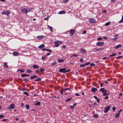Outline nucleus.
<instances>
[{
	"label": "nucleus",
	"instance_id": "61",
	"mask_svg": "<svg viewBox=\"0 0 123 123\" xmlns=\"http://www.w3.org/2000/svg\"><path fill=\"white\" fill-rule=\"evenodd\" d=\"M102 12L103 13H106V12L105 10H104L103 11H102Z\"/></svg>",
	"mask_w": 123,
	"mask_h": 123
},
{
	"label": "nucleus",
	"instance_id": "64",
	"mask_svg": "<svg viewBox=\"0 0 123 123\" xmlns=\"http://www.w3.org/2000/svg\"><path fill=\"white\" fill-rule=\"evenodd\" d=\"M93 97L95 99H96L98 98L97 96H94Z\"/></svg>",
	"mask_w": 123,
	"mask_h": 123
},
{
	"label": "nucleus",
	"instance_id": "60",
	"mask_svg": "<svg viewBox=\"0 0 123 123\" xmlns=\"http://www.w3.org/2000/svg\"><path fill=\"white\" fill-rule=\"evenodd\" d=\"M80 60L81 62H83V59L82 58L80 59Z\"/></svg>",
	"mask_w": 123,
	"mask_h": 123
},
{
	"label": "nucleus",
	"instance_id": "43",
	"mask_svg": "<svg viewBox=\"0 0 123 123\" xmlns=\"http://www.w3.org/2000/svg\"><path fill=\"white\" fill-rule=\"evenodd\" d=\"M46 51H49L50 52H52V51L51 50L49 49H46Z\"/></svg>",
	"mask_w": 123,
	"mask_h": 123
},
{
	"label": "nucleus",
	"instance_id": "53",
	"mask_svg": "<svg viewBox=\"0 0 123 123\" xmlns=\"http://www.w3.org/2000/svg\"><path fill=\"white\" fill-rule=\"evenodd\" d=\"M39 72V70H37L35 71V72L36 73H38Z\"/></svg>",
	"mask_w": 123,
	"mask_h": 123
},
{
	"label": "nucleus",
	"instance_id": "8",
	"mask_svg": "<svg viewBox=\"0 0 123 123\" xmlns=\"http://www.w3.org/2000/svg\"><path fill=\"white\" fill-rule=\"evenodd\" d=\"M80 53L82 54L85 53L86 52V50L83 48H81L80 49Z\"/></svg>",
	"mask_w": 123,
	"mask_h": 123
},
{
	"label": "nucleus",
	"instance_id": "28",
	"mask_svg": "<svg viewBox=\"0 0 123 123\" xmlns=\"http://www.w3.org/2000/svg\"><path fill=\"white\" fill-rule=\"evenodd\" d=\"M119 115L120 113H118L116 114V115H115V117L116 118H117V117H119Z\"/></svg>",
	"mask_w": 123,
	"mask_h": 123
},
{
	"label": "nucleus",
	"instance_id": "45",
	"mask_svg": "<svg viewBox=\"0 0 123 123\" xmlns=\"http://www.w3.org/2000/svg\"><path fill=\"white\" fill-rule=\"evenodd\" d=\"M122 56H119V57H116L115 58L116 59H119L121 58H122Z\"/></svg>",
	"mask_w": 123,
	"mask_h": 123
},
{
	"label": "nucleus",
	"instance_id": "30",
	"mask_svg": "<svg viewBox=\"0 0 123 123\" xmlns=\"http://www.w3.org/2000/svg\"><path fill=\"white\" fill-rule=\"evenodd\" d=\"M103 93V96L109 95L110 94L109 93Z\"/></svg>",
	"mask_w": 123,
	"mask_h": 123
},
{
	"label": "nucleus",
	"instance_id": "25",
	"mask_svg": "<svg viewBox=\"0 0 123 123\" xmlns=\"http://www.w3.org/2000/svg\"><path fill=\"white\" fill-rule=\"evenodd\" d=\"M58 62L59 63L62 62H64V60L62 59H60L58 60Z\"/></svg>",
	"mask_w": 123,
	"mask_h": 123
},
{
	"label": "nucleus",
	"instance_id": "3",
	"mask_svg": "<svg viewBox=\"0 0 123 123\" xmlns=\"http://www.w3.org/2000/svg\"><path fill=\"white\" fill-rule=\"evenodd\" d=\"M2 14H5L8 16L10 14V13L8 11L5 10L3 11Z\"/></svg>",
	"mask_w": 123,
	"mask_h": 123
},
{
	"label": "nucleus",
	"instance_id": "42",
	"mask_svg": "<svg viewBox=\"0 0 123 123\" xmlns=\"http://www.w3.org/2000/svg\"><path fill=\"white\" fill-rule=\"evenodd\" d=\"M56 63V62H55L52 63L51 64V65L52 66H53L54 65H55Z\"/></svg>",
	"mask_w": 123,
	"mask_h": 123
},
{
	"label": "nucleus",
	"instance_id": "46",
	"mask_svg": "<svg viewBox=\"0 0 123 123\" xmlns=\"http://www.w3.org/2000/svg\"><path fill=\"white\" fill-rule=\"evenodd\" d=\"M117 39H118V38L117 37H115L112 40H113L115 41V40H117Z\"/></svg>",
	"mask_w": 123,
	"mask_h": 123
},
{
	"label": "nucleus",
	"instance_id": "20",
	"mask_svg": "<svg viewBox=\"0 0 123 123\" xmlns=\"http://www.w3.org/2000/svg\"><path fill=\"white\" fill-rule=\"evenodd\" d=\"M65 13V11H62L59 12L58 13V14H64Z\"/></svg>",
	"mask_w": 123,
	"mask_h": 123
},
{
	"label": "nucleus",
	"instance_id": "6",
	"mask_svg": "<svg viewBox=\"0 0 123 123\" xmlns=\"http://www.w3.org/2000/svg\"><path fill=\"white\" fill-rule=\"evenodd\" d=\"M66 69L65 68H62L59 70V72L60 73H65V71Z\"/></svg>",
	"mask_w": 123,
	"mask_h": 123
},
{
	"label": "nucleus",
	"instance_id": "58",
	"mask_svg": "<svg viewBox=\"0 0 123 123\" xmlns=\"http://www.w3.org/2000/svg\"><path fill=\"white\" fill-rule=\"evenodd\" d=\"M110 24H105V26H107L110 25Z\"/></svg>",
	"mask_w": 123,
	"mask_h": 123
},
{
	"label": "nucleus",
	"instance_id": "59",
	"mask_svg": "<svg viewBox=\"0 0 123 123\" xmlns=\"http://www.w3.org/2000/svg\"><path fill=\"white\" fill-rule=\"evenodd\" d=\"M45 58H46L45 57L42 56V60H44Z\"/></svg>",
	"mask_w": 123,
	"mask_h": 123
},
{
	"label": "nucleus",
	"instance_id": "15",
	"mask_svg": "<svg viewBox=\"0 0 123 123\" xmlns=\"http://www.w3.org/2000/svg\"><path fill=\"white\" fill-rule=\"evenodd\" d=\"M44 45L43 44H42L40 45L38 47V48L40 49H42L44 47Z\"/></svg>",
	"mask_w": 123,
	"mask_h": 123
},
{
	"label": "nucleus",
	"instance_id": "50",
	"mask_svg": "<svg viewBox=\"0 0 123 123\" xmlns=\"http://www.w3.org/2000/svg\"><path fill=\"white\" fill-rule=\"evenodd\" d=\"M102 39V38L101 37H99L97 38V40H101Z\"/></svg>",
	"mask_w": 123,
	"mask_h": 123
},
{
	"label": "nucleus",
	"instance_id": "22",
	"mask_svg": "<svg viewBox=\"0 0 123 123\" xmlns=\"http://www.w3.org/2000/svg\"><path fill=\"white\" fill-rule=\"evenodd\" d=\"M121 45L120 44H118L116 46L115 48L116 49H118L121 47Z\"/></svg>",
	"mask_w": 123,
	"mask_h": 123
},
{
	"label": "nucleus",
	"instance_id": "52",
	"mask_svg": "<svg viewBox=\"0 0 123 123\" xmlns=\"http://www.w3.org/2000/svg\"><path fill=\"white\" fill-rule=\"evenodd\" d=\"M90 63L89 62H87V63H86L85 64V66H86V65H89V64H90Z\"/></svg>",
	"mask_w": 123,
	"mask_h": 123
},
{
	"label": "nucleus",
	"instance_id": "62",
	"mask_svg": "<svg viewBox=\"0 0 123 123\" xmlns=\"http://www.w3.org/2000/svg\"><path fill=\"white\" fill-rule=\"evenodd\" d=\"M66 46L65 45H63L62 46V48L63 49H65L66 48Z\"/></svg>",
	"mask_w": 123,
	"mask_h": 123
},
{
	"label": "nucleus",
	"instance_id": "63",
	"mask_svg": "<svg viewBox=\"0 0 123 123\" xmlns=\"http://www.w3.org/2000/svg\"><path fill=\"white\" fill-rule=\"evenodd\" d=\"M75 95L77 96H78L80 95V94L78 93H76L75 94Z\"/></svg>",
	"mask_w": 123,
	"mask_h": 123
},
{
	"label": "nucleus",
	"instance_id": "40",
	"mask_svg": "<svg viewBox=\"0 0 123 123\" xmlns=\"http://www.w3.org/2000/svg\"><path fill=\"white\" fill-rule=\"evenodd\" d=\"M85 66H85V64H84L80 65V67H84Z\"/></svg>",
	"mask_w": 123,
	"mask_h": 123
},
{
	"label": "nucleus",
	"instance_id": "48",
	"mask_svg": "<svg viewBox=\"0 0 123 123\" xmlns=\"http://www.w3.org/2000/svg\"><path fill=\"white\" fill-rule=\"evenodd\" d=\"M19 70L20 71V72H22V73L23 72L25 71V70H23L22 69H20Z\"/></svg>",
	"mask_w": 123,
	"mask_h": 123
},
{
	"label": "nucleus",
	"instance_id": "41",
	"mask_svg": "<svg viewBox=\"0 0 123 123\" xmlns=\"http://www.w3.org/2000/svg\"><path fill=\"white\" fill-rule=\"evenodd\" d=\"M69 0H63V2L64 3H66L69 1Z\"/></svg>",
	"mask_w": 123,
	"mask_h": 123
},
{
	"label": "nucleus",
	"instance_id": "16",
	"mask_svg": "<svg viewBox=\"0 0 123 123\" xmlns=\"http://www.w3.org/2000/svg\"><path fill=\"white\" fill-rule=\"evenodd\" d=\"M39 67V66H38L36 65H33V68L34 69H37Z\"/></svg>",
	"mask_w": 123,
	"mask_h": 123
},
{
	"label": "nucleus",
	"instance_id": "17",
	"mask_svg": "<svg viewBox=\"0 0 123 123\" xmlns=\"http://www.w3.org/2000/svg\"><path fill=\"white\" fill-rule=\"evenodd\" d=\"M10 108L11 109H13L15 108L14 104H12L10 106Z\"/></svg>",
	"mask_w": 123,
	"mask_h": 123
},
{
	"label": "nucleus",
	"instance_id": "51",
	"mask_svg": "<svg viewBox=\"0 0 123 123\" xmlns=\"http://www.w3.org/2000/svg\"><path fill=\"white\" fill-rule=\"evenodd\" d=\"M26 88H23L22 89V91H25L26 90Z\"/></svg>",
	"mask_w": 123,
	"mask_h": 123
},
{
	"label": "nucleus",
	"instance_id": "9",
	"mask_svg": "<svg viewBox=\"0 0 123 123\" xmlns=\"http://www.w3.org/2000/svg\"><path fill=\"white\" fill-rule=\"evenodd\" d=\"M21 11L22 12L26 14L28 12V11L27 9L26 8H24Z\"/></svg>",
	"mask_w": 123,
	"mask_h": 123
},
{
	"label": "nucleus",
	"instance_id": "56",
	"mask_svg": "<svg viewBox=\"0 0 123 123\" xmlns=\"http://www.w3.org/2000/svg\"><path fill=\"white\" fill-rule=\"evenodd\" d=\"M86 33V31H83L82 33L83 34H85Z\"/></svg>",
	"mask_w": 123,
	"mask_h": 123
},
{
	"label": "nucleus",
	"instance_id": "33",
	"mask_svg": "<svg viewBox=\"0 0 123 123\" xmlns=\"http://www.w3.org/2000/svg\"><path fill=\"white\" fill-rule=\"evenodd\" d=\"M98 116L97 114H95L93 115V117L95 118H97L98 117Z\"/></svg>",
	"mask_w": 123,
	"mask_h": 123
},
{
	"label": "nucleus",
	"instance_id": "57",
	"mask_svg": "<svg viewBox=\"0 0 123 123\" xmlns=\"http://www.w3.org/2000/svg\"><path fill=\"white\" fill-rule=\"evenodd\" d=\"M4 117V116L3 115H0V118H2Z\"/></svg>",
	"mask_w": 123,
	"mask_h": 123
},
{
	"label": "nucleus",
	"instance_id": "38",
	"mask_svg": "<svg viewBox=\"0 0 123 123\" xmlns=\"http://www.w3.org/2000/svg\"><path fill=\"white\" fill-rule=\"evenodd\" d=\"M72 99V98H68L66 100V101H70L71 99Z\"/></svg>",
	"mask_w": 123,
	"mask_h": 123
},
{
	"label": "nucleus",
	"instance_id": "14",
	"mask_svg": "<svg viewBox=\"0 0 123 123\" xmlns=\"http://www.w3.org/2000/svg\"><path fill=\"white\" fill-rule=\"evenodd\" d=\"M98 89L95 87H93L92 89V92H95L97 91Z\"/></svg>",
	"mask_w": 123,
	"mask_h": 123
},
{
	"label": "nucleus",
	"instance_id": "39",
	"mask_svg": "<svg viewBox=\"0 0 123 123\" xmlns=\"http://www.w3.org/2000/svg\"><path fill=\"white\" fill-rule=\"evenodd\" d=\"M40 71L41 72H43L45 71V69L43 68H42L40 69Z\"/></svg>",
	"mask_w": 123,
	"mask_h": 123
},
{
	"label": "nucleus",
	"instance_id": "13",
	"mask_svg": "<svg viewBox=\"0 0 123 123\" xmlns=\"http://www.w3.org/2000/svg\"><path fill=\"white\" fill-rule=\"evenodd\" d=\"M13 55H14L18 56L19 55V53L17 51L14 52H13Z\"/></svg>",
	"mask_w": 123,
	"mask_h": 123
},
{
	"label": "nucleus",
	"instance_id": "24",
	"mask_svg": "<svg viewBox=\"0 0 123 123\" xmlns=\"http://www.w3.org/2000/svg\"><path fill=\"white\" fill-rule=\"evenodd\" d=\"M37 102V103L34 104L35 105H39L41 104V102Z\"/></svg>",
	"mask_w": 123,
	"mask_h": 123
},
{
	"label": "nucleus",
	"instance_id": "4",
	"mask_svg": "<svg viewBox=\"0 0 123 123\" xmlns=\"http://www.w3.org/2000/svg\"><path fill=\"white\" fill-rule=\"evenodd\" d=\"M89 21L90 23H95L96 22L95 20L93 18H89Z\"/></svg>",
	"mask_w": 123,
	"mask_h": 123
},
{
	"label": "nucleus",
	"instance_id": "1",
	"mask_svg": "<svg viewBox=\"0 0 123 123\" xmlns=\"http://www.w3.org/2000/svg\"><path fill=\"white\" fill-rule=\"evenodd\" d=\"M55 47H58L60 45V44L62 43V42H61L60 41L57 40L56 41H55Z\"/></svg>",
	"mask_w": 123,
	"mask_h": 123
},
{
	"label": "nucleus",
	"instance_id": "2",
	"mask_svg": "<svg viewBox=\"0 0 123 123\" xmlns=\"http://www.w3.org/2000/svg\"><path fill=\"white\" fill-rule=\"evenodd\" d=\"M111 107V105H109L107 106L106 107L104 111V112L105 113H106L110 109Z\"/></svg>",
	"mask_w": 123,
	"mask_h": 123
},
{
	"label": "nucleus",
	"instance_id": "23",
	"mask_svg": "<svg viewBox=\"0 0 123 123\" xmlns=\"http://www.w3.org/2000/svg\"><path fill=\"white\" fill-rule=\"evenodd\" d=\"M66 91V90H65V89H63L61 91L60 93L62 95H63V92Z\"/></svg>",
	"mask_w": 123,
	"mask_h": 123
},
{
	"label": "nucleus",
	"instance_id": "44",
	"mask_svg": "<svg viewBox=\"0 0 123 123\" xmlns=\"http://www.w3.org/2000/svg\"><path fill=\"white\" fill-rule=\"evenodd\" d=\"M95 65V64H94L93 63H92L90 64V66H94Z\"/></svg>",
	"mask_w": 123,
	"mask_h": 123
},
{
	"label": "nucleus",
	"instance_id": "12",
	"mask_svg": "<svg viewBox=\"0 0 123 123\" xmlns=\"http://www.w3.org/2000/svg\"><path fill=\"white\" fill-rule=\"evenodd\" d=\"M47 26L49 29L50 30L51 32H52L53 31V27L49 25H47Z\"/></svg>",
	"mask_w": 123,
	"mask_h": 123
},
{
	"label": "nucleus",
	"instance_id": "29",
	"mask_svg": "<svg viewBox=\"0 0 123 123\" xmlns=\"http://www.w3.org/2000/svg\"><path fill=\"white\" fill-rule=\"evenodd\" d=\"M41 79L40 78H38L36 79H35V81H41Z\"/></svg>",
	"mask_w": 123,
	"mask_h": 123
},
{
	"label": "nucleus",
	"instance_id": "18",
	"mask_svg": "<svg viewBox=\"0 0 123 123\" xmlns=\"http://www.w3.org/2000/svg\"><path fill=\"white\" fill-rule=\"evenodd\" d=\"M29 75L26 74H24L21 75V76L22 77H24L26 76H29Z\"/></svg>",
	"mask_w": 123,
	"mask_h": 123
},
{
	"label": "nucleus",
	"instance_id": "11",
	"mask_svg": "<svg viewBox=\"0 0 123 123\" xmlns=\"http://www.w3.org/2000/svg\"><path fill=\"white\" fill-rule=\"evenodd\" d=\"M70 35L72 36L75 33V31L74 30L71 29L70 31Z\"/></svg>",
	"mask_w": 123,
	"mask_h": 123
},
{
	"label": "nucleus",
	"instance_id": "35",
	"mask_svg": "<svg viewBox=\"0 0 123 123\" xmlns=\"http://www.w3.org/2000/svg\"><path fill=\"white\" fill-rule=\"evenodd\" d=\"M23 94L26 95L27 96H28L29 95L28 93L26 92H23Z\"/></svg>",
	"mask_w": 123,
	"mask_h": 123
},
{
	"label": "nucleus",
	"instance_id": "21",
	"mask_svg": "<svg viewBox=\"0 0 123 123\" xmlns=\"http://www.w3.org/2000/svg\"><path fill=\"white\" fill-rule=\"evenodd\" d=\"M77 105V103H74V105H73L72 106H70V107L72 109H74V107L75 106H76V105Z\"/></svg>",
	"mask_w": 123,
	"mask_h": 123
},
{
	"label": "nucleus",
	"instance_id": "49",
	"mask_svg": "<svg viewBox=\"0 0 123 123\" xmlns=\"http://www.w3.org/2000/svg\"><path fill=\"white\" fill-rule=\"evenodd\" d=\"M116 109V108L115 107H113L112 108V110L113 111H114Z\"/></svg>",
	"mask_w": 123,
	"mask_h": 123
},
{
	"label": "nucleus",
	"instance_id": "55",
	"mask_svg": "<svg viewBox=\"0 0 123 123\" xmlns=\"http://www.w3.org/2000/svg\"><path fill=\"white\" fill-rule=\"evenodd\" d=\"M104 84V82L103 83H101L100 84V86L101 87H102L103 86V85Z\"/></svg>",
	"mask_w": 123,
	"mask_h": 123
},
{
	"label": "nucleus",
	"instance_id": "26",
	"mask_svg": "<svg viewBox=\"0 0 123 123\" xmlns=\"http://www.w3.org/2000/svg\"><path fill=\"white\" fill-rule=\"evenodd\" d=\"M37 77H38L37 76L35 75H34L33 76H32L31 77H30V79H34L36 78H37Z\"/></svg>",
	"mask_w": 123,
	"mask_h": 123
},
{
	"label": "nucleus",
	"instance_id": "27",
	"mask_svg": "<svg viewBox=\"0 0 123 123\" xmlns=\"http://www.w3.org/2000/svg\"><path fill=\"white\" fill-rule=\"evenodd\" d=\"M27 10L29 12H31L32 11V8H28V7H27Z\"/></svg>",
	"mask_w": 123,
	"mask_h": 123
},
{
	"label": "nucleus",
	"instance_id": "47",
	"mask_svg": "<svg viewBox=\"0 0 123 123\" xmlns=\"http://www.w3.org/2000/svg\"><path fill=\"white\" fill-rule=\"evenodd\" d=\"M78 56V55H77L73 54L72 55V56H71V57H72V56H75L76 57V56Z\"/></svg>",
	"mask_w": 123,
	"mask_h": 123
},
{
	"label": "nucleus",
	"instance_id": "5",
	"mask_svg": "<svg viewBox=\"0 0 123 123\" xmlns=\"http://www.w3.org/2000/svg\"><path fill=\"white\" fill-rule=\"evenodd\" d=\"M96 44L97 46H101L104 45V42H98L96 43Z\"/></svg>",
	"mask_w": 123,
	"mask_h": 123
},
{
	"label": "nucleus",
	"instance_id": "19",
	"mask_svg": "<svg viewBox=\"0 0 123 123\" xmlns=\"http://www.w3.org/2000/svg\"><path fill=\"white\" fill-rule=\"evenodd\" d=\"M3 66L5 68H7L8 67L7 64L6 62H5L4 63Z\"/></svg>",
	"mask_w": 123,
	"mask_h": 123
},
{
	"label": "nucleus",
	"instance_id": "32",
	"mask_svg": "<svg viewBox=\"0 0 123 123\" xmlns=\"http://www.w3.org/2000/svg\"><path fill=\"white\" fill-rule=\"evenodd\" d=\"M116 54L115 53H114V54H112L110 55L109 56V57H112V56H116Z\"/></svg>",
	"mask_w": 123,
	"mask_h": 123
},
{
	"label": "nucleus",
	"instance_id": "54",
	"mask_svg": "<svg viewBox=\"0 0 123 123\" xmlns=\"http://www.w3.org/2000/svg\"><path fill=\"white\" fill-rule=\"evenodd\" d=\"M70 69H69L68 70H66L65 71V73H67V72H70Z\"/></svg>",
	"mask_w": 123,
	"mask_h": 123
},
{
	"label": "nucleus",
	"instance_id": "7",
	"mask_svg": "<svg viewBox=\"0 0 123 123\" xmlns=\"http://www.w3.org/2000/svg\"><path fill=\"white\" fill-rule=\"evenodd\" d=\"M100 91L102 93H106L107 92V90L104 88H101L100 89Z\"/></svg>",
	"mask_w": 123,
	"mask_h": 123
},
{
	"label": "nucleus",
	"instance_id": "36",
	"mask_svg": "<svg viewBox=\"0 0 123 123\" xmlns=\"http://www.w3.org/2000/svg\"><path fill=\"white\" fill-rule=\"evenodd\" d=\"M118 22H119L120 23H122L123 22V16H122L121 19Z\"/></svg>",
	"mask_w": 123,
	"mask_h": 123
},
{
	"label": "nucleus",
	"instance_id": "34",
	"mask_svg": "<svg viewBox=\"0 0 123 123\" xmlns=\"http://www.w3.org/2000/svg\"><path fill=\"white\" fill-rule=\"evenodd\" d=\"M30 107V106L29 105H26V108L27 109H28Z\"/></svg>",
	"mask_w": 123,
	"mask_h": 123
},
{
	"label": "nucleus",
	"instance_id": "37",
	"mask_svg": "<svg viewBox=\"0 0 123 123\" xmlns=\"http://www.w3.org/2000/svg\"><path fill=\"white\" fill-rule=\"evenodd\" d=\"M23 80H24V81H29V80H30V79H29V80L28 79H25V78H23Z\"/></svg>",
	"mask_w": 123,
	"mask_h": 123
},
{
	"label": "nucleus",
	"instance_id": "31",
	"mask_svg": "<svg viewBox=\"0 0 123 123\" xmlns=\"http://www.w3.org/2000/svg\"><path fill=\"white\" fill-rule=\"evenodd\" d=\"M32 71L29 69L27 70L26 71V73H32Z\"/></svg>",
	"mask_w": 123,
	"mask_h": 123
},
{
	"label": "nucleus",
	"instance_id": "10",
	"mask_svg": "<svg viewBox=\"0 0 123 123\" xmlns=\"http://www.w3.org/2000/svg\"><path fill=\"white\" fill-rule=\"evenodd\" d=\"M44 38V36L42 35L37 36V39L39 40L42 39Z\"/></svg>",
	"mask_w": 123,
	"mask_h": 123
}]
</instances>
